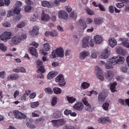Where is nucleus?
Instances as JSON below:
<instances>
[{
    "mask_svg": "<svg viewBox=\"0 0 129 129\" xmlns=\"http://www.w3.org/2000/svg\"><path fill=\"white\" fill-rule=\"evenodd\" d=\"M124 60V57L118 55L116 57L115 56L109 59L108 61L110 63H111L114 65L116 63L119 64L122 63Z\"/></svg>",
    "mask_w": 129,
    "mask_h": 129,
    "instance_id": "f257e3e1",
    "label": "nucleus"
},
{
    "mask_svg": "<svg viewBox=\"0 0 129 129\" xmlns=\"http://www.w3.org/2000/svg\"><path fill=\"white\" fill-rule=\"evenodd\" d=\"M52 125L55 127H59L64 125L66 123L65 120L63 118L56 120H53L51 121Z\"/></svg>",
    "mask_w": 129,
    "mask_h": 129,
    "instance_id": "f03ea898",
    "label": "nucleus"
},
{
    "mask_svg": "<svg viewBox=\"0 0 129 129\" xmlns=\"http://www.w3.org/2000/svg\"><path fill=\"white\" fill-rule=\"evenodd\" d=\"M89 40L90 46L91 47L94 46L93 40L90 37H88L84 39L82 41V46L83 47L86 48L88 46Z\"/></svg>",
    "mask_w": 129,
    "mask_h": 129,
    "instance_id": "7ed1b4c3",
    "label": "nucleus"
},
{
    "mask_svg": "<svg viewBox=\"0 0 129 129\" xmlns=\"http://www.w3.org/2000/svg\"><path fill=\"white\" fill-rule=\"evenodd\" d=\"M1 40L4 42H6L8 39L11 38V32L5 31L0 36Z\"/></svg>",
    "mask_w": 129,
    "mask_h": 129,
    "instance_id": "20e7f679",
    "label": "nucleus"
},
{
    "mask_svg": "<svg viewBox=\"0 0 129 129\" xmlns=\"http://www.w3.org/2000/svg\"><path fill=\"white\" fill-rule=\"evenodd\" d=\"M13 113L15 117L18 119H25L26 117L25 115L17 110H14Z\"/></svg>",
    "mask_w": 129,
    "mask_h": 129,
    "instance_id": "39448f33",
    "label": "nucleus"
},
{
    "mask_svg": "<svg viewBox=\"0 0 129 129\" xmlns=\"http://www.w3.org/2000/svg\"><path fill=\"white\" fill-rule=\"evenodd\" d=\"M96 76L98 78L102 81L104 79V77L101 75L102 74V72L99 67L96 66L95 68Z\"/></svg>",
    "mask_w": 129,
    "mask_h": 129,
    "instance_id": "423d86ee",
    "label": "nucleus"
},
{
    "mask_svg": "<svg viewBox=\"0 0 129 129\" xmlns=\"http://www.w3.org/2000/svg\"><path fill=\"white\" fill-rule=\"evenodd\" d=\"M44 47L43 49H41L40 50V53L42 55H46L48 53L46 52L45 51H48L50 49V46L48 43H45L44 45Z\"/></svg>",
    "mask_w": 129,
    "mask_h": 129,
    "instance_id": "0eeeda50",
    "label": "nucleus"
},
{
    "mask_svg": "<svg viewBox=\"0 0 129 129\" xmlns=\"http://www.w3.org/2000/svg\"><path fill=\"white\" fill-rule=\"evenodd\" d=\"M55 81L56 82L62 83L60 84L61 86H64L66 82L64 81V78L63 76L62 75H58L55 79Z\"/></svg>",
    "mask_w": 129,
    "mask_h": 129,
    "instance_id": "6e6552de",
    "label": "nucleus"
},
{
    "mask_svg": "<svg viewBox=\"0 0 129 129\" xmlns=\"http://www.w3.org/2000/svg\"><path fill=\"white\" fill-rule=\"evenodd\" d=\"M83 103L80 102H77L73 106V108L75 110L79 111L82 110L83 107Z\"/></svg>",
    "mask_w": 129,
    "mask_h": 129,
    "instance_id": "1a4fd4ad",
    "label": "nucleus"
},
{
    "mask_svg": "<svg viewBox=\"0 0 129 129\" xmlns=\"http://www.w3.org/2000/svg\"><path fill=\"white\" fill-rule=\"evenodd\" d=\"M56 54L59 57L62 58L64 55L63 49L61 47H59L57 48L55 50Z\"/></svg>",
    "mask_w": 129,
    "mask_h": 129,
    "instance_id": "9d476101",
    "label": "nucleus"
},
{
    "mask_svg": "<svg viewBox=\"0 0 129 129\" xmlns=\"http://www.w3.org/2000/svg\"><path fill=\"white\" fill-rule=\"evenodd\" d=\"M59 18L64 19H67L68 18V15L67 13L65 11H60L58 13Z\"/></svg>",
    "mask_w": 129,
    "mask_h": 129,
    "instance_id": "9b49d317",
    "label": "nucleus"
},
{
    "mask_svg": "<svg viewBox=\"0 0 129 129\" xmlns=\"http://www.w3.org/2000/svg\"><path fill=\"white\" fill-rule=\"evenodd\" d=\"M50 19L49 15L47 14L44 13L43 11L41 15V19L44 22H47Z\"/></svg>",
    "mask_w": 129,
    "mask_h": 129,
    "instance_id": "f8f14e48",
    "label": "nucleus"
},
{
    "mask_svg": "<svg viewBox=\"0 0 129 129\" xmlns=\"http://www.w3.org/2000/svg\"><path fill=\"white\" fill-rule=\"evenodd\" d=\"M79 25L81 30H84L87 27V25L84 20L81 19L79 20Z\"/></svg>",
    "mask_w": 129,
    "mask_h": 129,
    "instance_id": "ddd939ff",
    "label": "nucleus"
},
{
    "mask_svg": "<svg viewBox=\"0 0 129 129\" xmlns=\"http://www.w3.org/2000/svg\"><path fill=\"white\" fill-rule=\"evenodd\" d=\"M106 97L104 93L101 92L99 94L98 98V101L99 103L103 102L105 99Z\"/></svg>",
    "mask_w": 129,
    "mask_h": 129,
    "instance_id": "4468645a",
    "label": "nucleus"
},
{
    "mask_svg": "<svg viewBox=\"0 0 129 129\" xmlns=\"http://www.w3.org/2000/svg\"><path fill=\"white\" fill-rule=\"evenodd\" d=\"M29 51L30 53L32 55L35 56L37 57L38 54L37 53V51L36 48L33 47H31L29 49Z\"/></svg>",
    "mask_w": 129,
    "mask_h": 129,
    "instance_id": "2eb2a0df",
    "label": "nucleus"
},
{
    "mask_svg": "<svg viewBox=\"0 0 129 129\" xmlns=\"http://www.w3.org/2000/svg\"><path fill=\"white\" fill-rule=\"evenodd\" d=\"M39 29L38 27L35 26L33 27L31 31H30V33L33 36L36 35L39 33L38 32Z\"/></svg>",
    "mask_w": 129,
    "mask_h": 129,
    "instance_id": "dca6fc26",
    "label": "nucleus"
},
{
    "mask_svg": "<svg viewBox=\"0 0 129 129\" xmlns=\"http://www.w3.org/2000/svg\"><path fill=\"white\" fill-rule=\"evenodd\" d=\"M49 35L54 37L57 36L58 34L55 30H52V31H46L45 33V36L48 37Z\"/></svg>",
    "mask_w": 129,
    "mask_h": 129,
    "instance_id": "f3484780",
    "label": "nucleus"
},
{
    "mask_svg": "<svg viewBox=\"0 0 129 129\" xmlns=\"http://www.w3.org/2000/svg\"><path fill=\"white\" fill-rule=\"evenodd\" d=\"M109 55L108 50L107 48H106L105 50L102 52V55L100 56L101 58L106 59L108 58Z\"/></svg>",
    "mask_w": 129,
    "mask_h": 129,
    "instance_id": "a211bd4d",
    "label": "nucleus"
},
{
    "mask_svg": "<svg viewBox=\"0 0 129 129\" xmlns=\"http://www.w3.org/2000/svg\"><path fill=\"white\" fill-rule=\"evenodd\" d=\"M108 61L109 64H106V63L104 61H100V62L99 63L102 65L104 64L105 65L106 68L107 69H111L112 68V66L111 64H112L111 63H110L108 61Z\"/></svg>",
    "mask_w": 129,
    "mask_h": 129,
    "instance_id": "6ab92c4d",
    "label": "nucleus"
},
{
    "mask_svg": "<svg viewBox=\"0 0 129 129\" xmlns=\"http://www.w3.org/2000/svg\"><path fill=\"white\" fill-rule=\"evenodd\" d=\"M95 42L97 44H99L101 43L102 40V38L99 35H96L94 36V37Z\"/></svg>",
    "mask_w": 129,
    "mask_h": 129,
    "instance_id": "aec40b11",
    "label": "nucleus"
},
{
    "mask_svg": "<svg viewBox=\"0 0 129 129\" xmlns=\"http://www.w3.org/2000/svg\"><path fill=\"white\" fill-rule=\"evenodd\" d=\"M109 118L108 117H105L104 118H99L98 120V122L99 123H101L102 124L107 122L109 121Z\"/></svg>",
    "mask_w": 129,
    "mask_h": 129,
    "instance_id": "412c9836",
    "label": "nucleus"
},
{
    "mask_svg": "<svg viewBox=\"0 0 129 129\" xmlns=\"http://www.w3.org/2000/svg\"><path fill=\"white\" fill-rule=\"evenodd\" d=\"M89 54V53L86 51H84L82 52L80 54V58L81 59H83L88 56Z\"/></svg>",
    "mask_w": 129,
    "mask_h": 129,
    "instance_id": "4be33fe9",
    "label": "nucleus"
},
{
    "mask_svg": "<svg viewBox=\"0 0 129 129\" xmlns=\"http://www.w3.org/2000/svg\"><path fill=\"white\" fill-rule=\"evenodd\" d=\"M20 41V40L18 36L14 37L12 40V43L15 45L17 44Z\"/></svg>",
    "mask_w": 129,
    "mask_h": 129,
    "instance_id": "5701e85b",
    "label": "nucleus"
},
{
    "mask_svg": "<svg viewBox=\"0 0 129 129\" xmlns=\"http://www.w3.org/2000/svg\"><path fill=\"white\" fill-rule=\"evenodd\" d=\"M109 45L110 46L113 48L117 44L116 40L114 38L111 39L109 41Z\"/></svg>",
    "mask_w": 129,
    "mask_h": 129,
    "instance_id": "b1692460",
    "label": "nucleus"
},
{
    "mask_svg": "<svg viewBox=\"0 0 129 129\" xmlns=\"http://www.w3.org/2000/svg\"><path fill=\"white\" fill-rule=\"evenodd\" d=\"M90 84L89 83L87 82H83L81 84L80 89L81 90L86 89L88 88L90 86Z\"/></svg>",
    "mask_w": 129,
    "mask_h": 129,
    "instance_id": "393cba45",
    "label": "nucleus"
},
{
    "mask_svg": "<svg viewBox=\"0 0 129 129\" xmlns=\"http://www.w3.org/2000/svg\"><path fill=\"white\" fill-rule=\"evenodd\" d=\"M57 75V73L55 72H49L47 76V78L49 79H52Z\"/></svg>",
    "mask_w": 129,
    "mask_h": 129,
    "instance_id": "a878e982",
    "label": "nucleus"
},
{
    "mask_svg": "<svg viewBox=\"0 0 129 129\" xmlns=\"http://www.w3.org/2000/svg\"><path fill=\"white\" fill-rule=\"evenodd\" d=\"M117 85V83L115 82L112 83L110 85V89L112 92L116 91L115 90L116 86Z\"/></svg>",
    "mask_w": 129,
    "mask_h": 129,
    "instance_id": "bb28decb",
    "label": "nucleus"
},
{
    "mask_svg": "<svg viewBox=\"0 0 129 129\" xmlns=\"http://www.w3.org/2000/svg\"><path fill=\"white\" fill-rule=\"evenodd\" d=\"M37 68L38 69L37 71L38 73H39L40 72L42 73H43L45 72V69L43 66H37Z\"/></svg>",
    "mask_w": 129,
    "mask_h": 129,
    "instance_id": "cd10ccee",
    "label": "nucleus"
},
{
    "mask_svg": "<svg viewBox=\"0 0 129 129\" xmlns=\"http://www.w3.org/2000/svg\"><path fill=\"white\" fill-rule=\"evenodd\" d=\"M67 100L69 103L72 104L76 101V98L73 97L67 96Z\"/></svg>",
    "mask_w": 129,
    "mask_h": 129,
    "instance_id": "c85d7f7f",
    "label": "nucleus"
},
{
    "mask_svg": "<svg viewBox=\"0 0 129 129\" xmlns=\"http://www.w3.org/2000/svg\"><path fill=\"white\" fill-rule=\"evenodd\" d=\"M116 52L118 54L122 55H124L125 53V52L124 51L123 49L120 47L117 49Z\"/></svg>",
    "mask_w": 129,
    "mask_h": 129,
    "instance_id": "c756f323",
    "label": "nucleus"
},
{
    "mask_svg": "<svg viewBox=\"0 0 129 129\" xmlns=\"http://www.w3.org/2000/svg\"><path fill=\"white\" fill-rule=\"evenodd\" d=\"M42 5L43 7L49 8L51 7L50 3L47 1H43L42 2Z\"/></svg>",
    "mask_w": 129,
    "mask_h": 129,
    "instance_id": "7c9ffc66",
    "label": "nucleus"
},
{
    "mask_svg": "<svg viewBox=\"0 0 129 129\" xmlns=\"http://www.w3.org/2000/svg\"><path fill=\"white\" fill-rule=\"evenodd\" d=\"M10 78L11 80H16L19 78V76L17 74H12L10 76Z\"/></svg>",
    "mask_w": 129,
    "mask_h": 129,
    "instance_id": "2f4dec72",
    "label": "nucleus"
},
{
    "mask_svg": "<svg viewBox=\"0 0 129 129\" xmlns=\"http://www.w3.org/2000/svg\"><path fill=\"white\" fill-rule=\"evenodd\" d=\"M113 72L111 71H109L107 72L106 74V76L107 79H110L113 76Z\"/></svg>",
    "mask_w": 129,
    "mask_h": 129,
    "instance_id": "473e14b6",
    "label": "nucleus"
},
{
    "mask_svg": "<svg viewBox=\"0 0 129 129\" xmlns=\"http://www.w3.org/2000/svg\"><path fill=\"white\" fill-rule=\"evenodd\" d=\"M94 20L95 23L96 24H100L103 22V20L102 19L96 18L94 19Z\"/></svg>",
    "mask_w": 129,
    "mask_h": 129,
    "instance_id": "72a5a7b5",
    "label": "nucleus"
},
{
    "mask_svg": "<svg viewBox=\"0 0 129 129\" xmlns=\"http://www.w3.org/2000/svg\"><path fill=\"white\" fill-rule=\"evenodd\" d=\"M53 91L54 93L56 94L61 93V89L58 87H55L53 89Z\"/></svg>",
    "mask_w": 129,
    "mask_h": 129,
    "instance_id": "f704fd0d",
    "label": "nucleus"
},
{
    "mask_svg": "<svg viewBox=\"0 0 129 129\" xmlns=\"http://www.w3.org/2000/svg\"><path fill=\"white\" fill-rule=\"evenodd\" d=\"M39 103L38 102H31L30 104L31 107L32 108L37 107L39 105Z\"/></svg>",
    "mask_w": 129,
    "mask_h": 129,
    "instance_id": "c9c22d12",
    "label": "nucleus"
},
{
    "mask_svg": "<svg viewBox=\"0 0 129 129\" xmlns=\"http://www.w3.org/2000/svg\"><path fill=\"white\" fill-rule=\"evenodd\" d=\"M54 116L56 118L60 117L61 116L62 114L59 111H57L56 113L53 114Z\"/></svg>",
    "mask_w": 129,
    "mask_h": 129,
    "instance_id": "e433bc0d",
    "label": "nucleus"
},
{
    "mask_svg": "<svg viewBox=\"0 0 129 129\" xmlns=\"http://www.w3.org/2000/svg\"><path fill=\"white\" fill-rule=\"evenodd\" d=\"M57 98L55 97H54L53 98L51 102V104L52 106H54L57 103Z\"/></svg>",
    "mask_w": 129,
    "mask_h": 129,
    "instance_id": "4c0bfd02",
    "label": "nucleus"
},
{
    "mask_svg": "<svg viewBox=\"0 0 129 129\" xmlns=\"http://www.w3.org/2000/svg\"><path fill=\"white\" fill-rule=\"evenodd\" d=\"M21 11L20 9L19 8H15L13 10V12L14 14H20V12Z\"/></svg>",
    "mask_w": 129,
    "mask_h": 129,
    "instance_id": "58836bf2",
    "label": "nucleus"
},
{
    "mask_svg": "<svg viewBox=\"0 0 129 129\" xmlns=\"http://www.w3.org/2000/svg\"><path fill=\"white\" fill-rule=\"evenodd\" d=\"M118 102L119 103L123 105L124 106H126V104L125 103V100L123 99H118Z\"/></svg>",
    "mask_w": 129,
    "mask_h": 129,
    "instance_id": "ea45409f",
    "label": "nucleus"
},
{
    "mask_svg": "<svg viewBox=\"0 0 129 129\" xmlns=\"http://www.w3.org/2000/svg\"><path fill=\"white\" fill-rule=\"evenodd\" d=\"M109 104L108 103H105L103 104L102 107L105 110H108Z\"/></svg>",
    "mask_w": 129,
    "mask_h": 129,
    "instance_id": "a19ab883",
    "label": "nucleus"
},
{
    "mask_svg": "<svg viewBox=\"0 0 129 129\" xmlns=\"http://www.w3.org/2000/svg\"><path fill=\"white\" fill-rule=\"evenodd\" d=\"M18 37L20 40H24L26 39V36L25 34H21L20 36H18Z\"/></svg>",
    "mask_w": 129,
    "mask_h": 129,
    "instance_id": "79ce46f5",
    "label": "nucleus"
},
{
    "mask_svg": "<svg viewBox=\"0 0 129 129\" xmlns=\"http://www.w3.org/2000/svg\"><path fill=\"white\" fill-rule=\"evenodd\" d=\"M86 11L88 15H92L94 14V12L90 10L89 8H86Z\"/></svg>",
    "mask_w": 129,
    "mask_h": 129,
    "instance_id": "37998d69",
    "label": "nucleus"
},
{
    "mask_svg": "<svg viewBox=\"0 0 129 129\" xmlns=\"http://www.w3.org/2000/svg\"><path fill=\"white\" fill-rule=\"evenodd\" d=\"M45 91L46 92H47L48 93L51 94L53 93L52 89L50 88H45Z\"/></svg>",
    "mask_w": 129,
    "mask_h": 129,
    "instance_id": "c03bdc74",
    "label": "nucleus"
},
{
    "mask_svg": "<svg viewBox=\"0 0 129 129\" xmlns=\"http://www.w3.org/2000/svg\"><path fill=\"white\" fill-rule=\"evenodd\" d=\"M14 14L13 12V10H10L9 11L8 13L7 14V16L8 17H9L10 16H12Z\"/></svg>",
    "mask_w": 129,
    "mask_h": 129,
    "instance_id": "a18cd8bd",
    "label": "nucleus"
},
{
    "mask_svg": "<svg viewBox=\"0 0 129 129\" xmlns=\"http://www.w3.org/2000/svg\"><path fill=\"white\" fill-rule=\"evenodd\" d=\"M56 54L55 51H53L51 52V54L50 55V57L53 59L55 58L56 57Z\"/></svg>",
    "mask_w": 129,
    "mask_h": 129,
    "instance_id": "49530a36",
    "label": "nucleus"
},
{
    "mask_svg": "<svg viewBox=\"0 0 129 129\" xmlns=\"http://www.w3.org/2000/svg\"><path fill=\"white\" fill-rule=\"evenodd\" d=\"M25 11L26 12H29L31 9V7L29 5L26 6L24 8Z\"/></svg>",
    "mask_w": 129,
    "mask_h": 129,
    "instance_id": "de8ad7c7",
    "label": "nucleus"
},
{
    "mask_svg": "<svg viewBox=\"0 0 129 129\" xmlns=\"http://www.w3.org/2000/svg\"><path fill=\"white\" fill-rule=\"evenodd\" d=\"M77 17V15L76 13L73 12L71 14L70 17L74 19H76Z\"/></svg>",
    "mask_w": 129,
    "mask_h": 129,
    "instance_id": "09e8293b",
    "label": "nucleus"
},
{
    "mask_svg": "<svg viewBox=\"0 0 129 129\" xmlns=\"http://www.w3.org/2000/svg\"><path fill=\"white\" fill-rule=\"evenodd\" d=\"M128 40L127 41H124L123 42V46L125 47L129 48V42H128Z\"/></svg>",
    "mask_w": 129,
    "mask_h": 129,
    "instance_id": "8fccbe9b",
    "label": "nucleus"
},
{
    "mask_svg": "<svg viewBox=\"0 0 129 129\" xmlns=\"http://www.w3.org/2000/svg\"><path fill=\"white\" fill-rule=\"evenodd\" d=\"M0 49L3 51H5L7 49L5 47L4 44L1 43L0 44Z\"/></svg>",
    "mask_w": 129,
    "mask_h": 129,
    "instance_id": "3c124183",
    "label": "nucleus"
},
{
    "mask_svg": "<svg viewBox=\"0 0 129 129\" xmlns=\"http://www.w3.org/2000/svg\"><path fill=\"white\" fill-rule=\"evenodd\" d=\"M85 110L89 112L91 111H92V109L91 108L90 105L86 106L85 107Z\"/></svg>",
    "mask_w": 129,
    "mask_h": 129,
    "instance_id": "603ef678",
    "label": "nucleus"
},
{
    "mask_svg": "<svg viewBox=\"0 0 129 129\" xmlns=\"http://www.w3.org/2000/svg\"><path fill=\"white\" fill-rule=\"evenodd\" d=\"M72 112V111L71 110H68L66 109L64 111V114L66 115H68L69 114H70L71 112Z\"/></svg>",
    "mask_w": 129,
    "mask_h": 129,
    "instance_id": "864d4df0",
    "label": "nucleus"
},
{
    "mask_svg": "<svg viewBox=\"0 0 129 129\" xmlns=\"http://www.w3.org/2000/svg\"><path fill=\"white\" fill-rule=\"evenodd\" d=\"M114 7L112 6H110L109 7V10L110 13H113L114 11Z\"/></svg>",
    "mask_w": 129,
    "mask_h": 129,
    "instance_id": "5fc2aeb1",
    "label": "nucleus"
},
{
    "mask_svg": "<svg viewBox=\"0 0 129 129\" xmlns=\"http://www.w3.org/2000/svg\"><path fill=\"white\" fill-rule=\"evenodd\" d=\"M24 26L25 24L24 22H22L20 23L19 24L17 25V27L18 28H21L23 27Z\"/></svg>",
    "mask_w": 129,
    "mask_h": 129,
    "instance_id": "6e6d98bb",
    "label": "nucleus"
},
{
    "mask_svg": "<svg viewBox=\"0 0 129 129\" xmlns=\"http://www.w3.org/2000/svg\"><path fill=\"white\" fill-rule=\"evenodd\" d=\"M116 6L117 7L121 8L123 7L124 6V4L122 3H120L117 4H116Z\"/></svg>",
    "mask_w": 129,
    "mask_h": 129,
    "instance_id": "4d7b16f0",
    "label": "nucleus"
},
{
    "mask_svg": "<svg viewBox=\"0 0 129 129\" xmlns=\"http://www.w3.org/2000/svg\"><path fill=\"white\" fill-rule=\"evenodd\" d=\"M25 2L28 5H33L34 3L31 0H26Z\"/></svg>",
    "mask_w": 129,
    "mask_h": 129,
    "instance_id": "13d9d810",
    "label": "nucleus"
},
{
    "mask_svg": "<svg viewBox=\"0 0 129 129\" xmlns=\"http://www.w3.org/2000/svg\"><path fill=\"white\" fill-rule=\"evenodd\" d=\"M22 4V2L20 1H17L16 4V7L18 8L20 7Z\"/></svg>",
    "mask_w": 129,
    "mask_h": 129,
    "instance_id": "bf43d9fd",
    "label": "nucleus"
},
{
    "mask_svg": "<svg viewBox=\"0 0 129 129\" xmlns=\"http://www.w3.org/2000/svg\"><path fill=\"white\" fill-rule=\"evenodd\" d=\"M99 7L101 11H105V9L103 5L101 4H100Z\"/></svg>",
    "mask_w": 129,
    "mask_h": 129,
    "instance_id": "052dcab7",
    "label": "nucleus"
},
{
    "mask_svg": "<svg viewBox=\"0 0 129 129\" xmlns=\"http://www.w3.org/2000/svg\"><path fill=\"white\" fill-rule=\"evenodd\" d=\"M65 8L66 9V10L69 13L72 11V9L70 7L68 6H66Z\"/></svg>",
    "mask_w": 129,
    "mask_h": 129,
    "instance_id": "680f3d73",
    "label": "nucleus"
},
{
    "mask_svg": "<svg viewBox=\"0 0 129 129\" xmlns=\"http://www.w3.org/2000/svg\"><path fill=\"white\" fill-rule=\"evenodd\" d=\"M97 55V52H94L91 55V58H94L96 57Z\"/></svg>",
    "mask_w": 129,
    "mask_h": 129,
    "instance_id": "e2e57ef3",
    "label": "nucleus"
},
{
    "mask_svg": "<svg viewBox=\"0 0 129 129\" xmlns=\"http://www.w3.org/2000/svg\"><path fill=\"white\" fill-rule=\"evenodd\" d=\"M19 94V92L18 91L16 90L14 92V97L16 98Z\"/></svg>",
    "mask_w": 129,
    "mask_h": 129,
    "instance_id": "0e129e2a",
    "label": "nucleus"
},
{
    "mask_svg": "<svg viewBox=\"0 0 129 129\" xmlns=\"http://www.w3.org/2000/svg\"><path fill=\"white\" fill-rule=\"evenodd\" d=\"M3 25L5 27H10L11 25L8 22H6L3 24Z\"/></svg>",
    "mask_w": 129,
    "mask_h": 129,
    "instance_id": "69168bd1",
    "label": "nucleus"
},
{
    "mask_svg": "<svg viewBox=\"0 0 129 129\" xmlns=\"http://www.w3.org/2000/svg\"><path fill=\"white\" fill-rule=\"evenodd\" d=\"M27 97V95L25 93H24L23 95L21 96L20 99L22 101L25 100Z\"/></svg>",
    "mask_w": 129,
    "mask_h": 129,
    "instance_id": "338daca9",
    "label": "nucleus"
},
{
    "mask_svg": "<svg viewBox=\"0 0 129 129\" xmlns=\"http://www.w3.org/2000/svg\"><path fill=\"white\" fill-rule=\"evenodd\" d=\"M70 129H79V127L76 125L73 126H70Z\"/></svg>",
    "mask_w": 129,
    "mask_h": 129,
    "instance_id": "774afa93",
    "label": "nucleus"
}]
</instances>
